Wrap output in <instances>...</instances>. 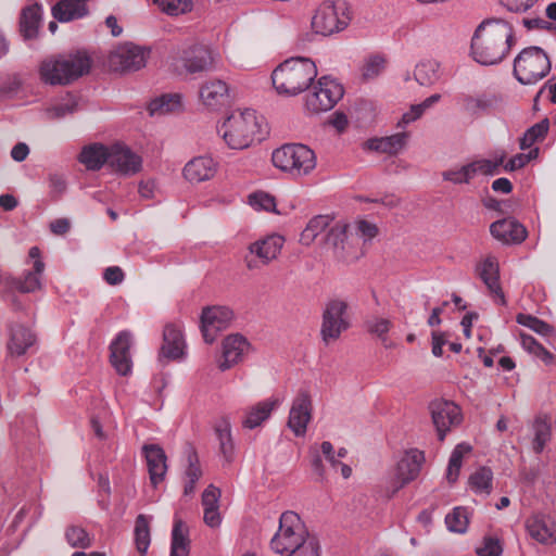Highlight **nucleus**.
Instances as JSON below:
<instances>
[{"instance_id":"obj_1","label":"nucleus","mask_w":556,"mask_h":556,"mask_svg":"<svg viewBox=\"0 0 556 556\" xmlns=\"http://www.w3.org/2000/svg\"><path fill=\"white\" fill-rule=\"evenodd\" d=\"M513 39L510 24L501 18L484 20L471 37L470 55L484 66L498 64L508 55Z\"/></svg>"},{"instance_id":"obj_2","label":"nucleus","mask_w":556,"mask_h":556,"mask_svg":"<svg viewBox=\"0 0 556 556\" xmlns=\"http://www.w3.org/2000/svg\"><path fill=\"white\" fill-rule=\"evenodd\" d=\"M317 76L316 64L308 58H291L271 74L273 86L281 96L294 97L305 91Z\"/></svg>"},{"instance_id":"obj_3","label":"nucleus","mask_w":556,"mask_h":556,"mask_svg":"<svg viewBox=\"0 0 556 556\" xmlns=\"http://www.w3.org/2000/svg\"><path fill=\"white\" fill-rule=\"evenodd\" d=\"M91 60L85 52L49 58L41 62L39 74L42 81L52 86H63L73 83L87 74Z\"/></svg>"},{"instance_id":"obj_4","label":"nucleus","mask_w":556,"mask_h":556,"mask_svg":"<svg viewBox=\"0 0 556 556\" xmlns=\"http://www.w3.org/2000/svg\"><path fill=\"white\" fill-rule=\"evenodd\" d=\"M256 112L252 109L232 111L217 125V134L233 150L249 148L258 132Z\"/></svg>"},{"instance_id":"obj_5","label":"nucleus","mask_w":556,"mask_h":556,"mask_svg":"<svg viewBox=\"0 0 556 556\" xmlns=\"http://www.w3.org/2000/svg\"><path fill=\"white\" fill-rule=\"evenodd\" d=\"M312 535L294 511H285L279 518V527L270 540V549L278 556H291Z\"/></svg>"},{"instance_id":"obj_6","label":"nucleus","mask_w":556,"mask_h":556,"mask_svg":"<svg viewBox=\"0 0 556 556\" xmlns=\"http://www.w3.org/2000/svg\"><path fill=\"white\" fill-rule=\"evenodd\" d=\"M275 167L294 177L311 174L316 167L315 152L302 143H289L276 149L271 154Z\"/></svg>"},{"instance_id":"obj_7","label":"nucleus","mask_w":556,"mask_h":556,"mask_svg":"<svg viewBox=\"0 0 556 556\" xmlns=\"http://www.w3.org/2000/svg\"><path fill=\"white\" fill-rule=\"evenodd\" d=\"M351 18V7L346 0H325L312 17V27L316 34L329 36L345 29Z\"/></svg>"},{"instance_id":"obj_8","label":"nucleus","mask_w":556,"mask_h":556,"mask_svg":"<svg viewBox=\"0 0 556 556\" xmlns=\"http://www.w3.org/2000/svg\"><path fill=\"white\" fill-rule=\"evenodd\" d=\"M551 71V62L539 47L523 49L514 61V74L522 85L536 84Z\"/></svg>"},{"instance_id":"obj_9","label":"nucleus","mask_w":556,"mask_h":556,"mask_svg":"<svg viewBox=\"0 0 556 556\" xmlns=\"http://www.w3.org/2000/svg\"><path fill=\"white\" fill-rule=\"evenodd\" d=\"M349 304L342 299H332L325 305L320 334L328 345L337 341L350 328Z\"/></svg>"},{"instance_id":"obj_10","label":"nucleus","mask_w":556,"mask_h":556,"mask_svg":"<svg viewBox=\"0 0 556 556\" xmlns=\"http://www.w3.org/2000/svg\"><path fill=\"white\" fill-rule=\"evenodd\" d=\"M343 87L334 78L323 76L306 97V109L312 113L331 110L343 97Z\"/></svg>"},{"instance_id":"obj_11","label":"nucleus","mask_w":556,"mask_h":556,"mask_svg":"<svg viewBox=\"0 0 556 556\" xmlns=\"http://www.w3.org/2000/svg\"><path fill=\"white\" fill-rule=\"evenodd\" d=\"M28 257L33 262L31 269L27 270L22 278H14L4 274L1 276V283L21 292H35L41 288V278L45 271V263L41 260L39 248L33 247L28 252Z\"/></svg>"},{"instance_id":"obj_12","label":"nucleus","mask_w":556,"mask_h":556,"mask_svg":"<svg viewBox=\"0 0 556 556\" xmlns=\"http://www.w3.org/2000/svg\"><path fill=\"white\" fill-rule=\"evenodd\" d=\"M326 242L339 260L352 261L358 257L357 239L354 238L351 226L344 222H337L330 227Z\"/></svg>"},{"instance_id":"obj_13","label":"nucleus","mask_w":556,"mask_h":556,"mask_svg":"<svg viewBox=\"0 0 556 556\" xmlns=\"http://www.w3.org/2000/svg\"><path fill=\"white\" fill-rule=\"evenodd\" d=\"M285 237L279 233L268 235L249 245V254L255 255L258 261L245 256V266L250 270L270 264L278 257L285 244Z\"/></svg>"},{"instance_id":"obj_14","label":"nucleus","mask_w":556,"mask_h":556,"mask_svg":"<svg viewBox=\"0 0 556 556\" xmlns=\"http://www.w3.org/2000/svg\"><path fill=\"white\" fill-rule=\"evenodd\" d=\"M233 319V312L227 306H210L203 308L200 328L206 343H213L219 332L227 329Z\"/></svg>"},{"instance_id":"obj_15","label":"nucleus","mask_w":556,"mask_h":556,"mask_svg":"<svg viewBox=\"0 0 556 556\" xmlns=\"http://www.w3.org/2000/svg\"><path fill=\"white\" fill-rule=\"evenodd\" d=\"M312 417V396L307 390H300L291 403L288 417V427L295 437H304Z\"/></svg>"},{"instance_id":"obj_16","label":"nucleus","mask_w":556,"mask_h":556,"mask_svg":"<svg viewBox=\"0 0 556 556\" xmlns=\"http://www.w3.org/2000/svg\"><path fill=\"white\" fill-rule=\"evenodd\" d=\"M432 422L439 439L444 440L446 433L462 421L460 408L453 402L435 400L430 404Z\"/></svg>"},{"instance_id":"obj_17","label":"nucleus","mask_w":556,"mask_h":556,"mask_svg":"<svg viewBox=\"0 0 556 556\" xmlns=\"http://www.w3.org/2000/svg\"><path fill=\"white\" fill-rule=\"evenodd\" d=\"M149 50L134 43L117 47L110 55V65L115 71H138L147 63Z\"/></svg>"},{"instance_id":"obj_18","label":"nucleus","mask_w":556,"mask_h":556,"mask_svg":"<svg viewBox=\"0 0 556 556\" xmlns=\"http://www.w3.org/2000/svg\"><path fill=\"white\" fill-rule=\"evenodd\" d=\"M251 352V344L240 333L227 336L222 342V356L217 361V367L226 371L242 362Z\"/></svg>"},{"instance_id":"obj_19","label":"nucleus","mask_w":556,"mask_h":556,"mask_svg":"<svg viewBox=\"0 0 556 556\" xmlns=\"http://www.w3.org/2000/svg\"><path fill=\"white\" fill-rule=\"evenodd\" d=\"M132 346V334L121 331L110 344V361L116 372L121 376H128L132 370L130 348Z\"/></svg>"},{"instance_id":"obj_20","label":"nucleus","mask_w":556,"mask_h":556,"mask_svg":"<svg viewBox=\"0 0 556 556\" xmlns=\"http://www.w3.org/2000/svg\"><path fill=\"white\" fill-rule=\"evenodd\" d=\"M476 273L488 288L493 301L500 305H505L506 299L500 285L497 258L493 255L482 257L476 266Z\"/></svg>"},{"instance_id":"obj_21","label":"nucleus","mask_w":556,"mask_h":556,"mask_svg":"<svg viewBox=\"0 0 556 556\" xmlns=\"http://www.w3.org/2000/svg\"><path fill=\"white\" fill-rule=\"evenodd\" d=\"M504 96L500 92H483L477 96H466L463 99L464 111L475 117L498 111L504 105Z\"/></svg>"},{"instance_id":"obj_22","label":"nucleus","mask_w":556,"mask_h":556,"mask_svg":"<svg viewBox=\"0 0 556 556\" xmlns=\"http://www.w3.org/2000/svg\"><path fill=\"white\" fill-rule=\"evenodd\" d=\"M110 166L123 175H135L142 168V159L126 146L115 143L111 146Z\"/></svg>"},{"instance_id":"obj_23","label":"nucleus","mask_w":556,"mask_h":556,"mask_svg":"<svg viewBox=\"0 0 556 556\" xmlns=\"http://www.w3.org/2000/svg\"><path fill=\"white\" fill-rule=\"evenodd\" d=\"M424 460V453L419 450H409L404 454L396 467L393 492L417 478Z\"/></svg>"},{"instance_id":"obj_24","label":"nucleus","mask_w":556,"mask_h":556,"mask_svg":"<svg viewBox=\"0 0 556 556\" xmlns=\"http://www.w3.org/2000/svg\"><path fill=\"white\" fill-rule=\"evenodd\" d=\"M218 163L208 155H200L187 162L182 168L184 178L190 184L211 180L217 173Z\"/></svg>"},{"instance_id":"obj_25","label":"nucleus","mask_w":556,"mask_h":556,"mask_svg":"<svg viewBox=\"0 0 556 556\" xmlns=\"http://www.w3.org/2000/svg\"><path fill=\"white\" fill-rule=\"evenodd\" d=\"M212 52L202 46H193L181 52L177 60V68L181 66L187 73L193 74L213 68Z\"/></svg>"},{"instance_id":"obj_26","label":"nucleus","mask_w":556,"mask_h":556,"mask_svg":"<svg viewBox=\"0 0 556 556\" xmlns=\"http://www.w3.org/2000/svg\"><path fill=\"white\" fill-rule=\"evenodd\" d=\"M281 404L280 397L270 396L247 407L241 422L242 427L250 430L261 427Z\"/></svg>"},{"instance_id":"obj_27","label":"nucleus","mask_w":556,"mask_h":556,"mask_svg":"<svg viewBox=\"0 0 556 556\" xmlns=\"http://www.w3.org/2000/svg\"><path fill=\"white\" fill-rule=\"evenodd\" d=\"M186 356V342L178 326L167 325L163 332V344L159 359L179 361Z\"/></svg>"},{"instance_id":"obj_28","label":"nucleus","mask_w":556,"mask_h":556,"mask_svg":"<svg viewBox=\"0 0 556 556\" xmlns=\"http://www.w3.org/2000/svg\"><path fill=\"white\" fill-rule=\"evenodd\" d=\"M199 98L201 103L207 109L220 108L228 102L229 86L223 79H207L200 86Z\"/></svg>"},{"instance_id":"obj_29","label":"nucleus","mask_w":556,"mask_h":556,"mask_svg":"<svg viewBox=\"0 0 556 556\" xmlns=\"http://www.w3.org/2000/svg\"><path fill=\"white\" fill-rule=\"evenodd\" d=\"M491 235L504 244L521 243L527 238L526 228L513 218L494 222L490 226Z\"/></svg>"},{"instance_id":"obj_30","label":"nucleus","mask_w":556,"mask_h":556,"mask_svg":"<svg viewBox=\"0 0 556 556\" xmlns=\"http://www.w3.org/2000/svg\"><path fill=\"white\" fill-rule=\"evenodd\" d=\"M147 460V467L152 484L157 485L163 481L166 471V455L164 450L157 444H148L142 447Z\"/></svg>"},{"instance_id":"obj_31","label":"nucleus","mask_w":556,"mask_h":556,"mask_svg":"<svg viewBox=\"0 0 556 556\" xmlns=\"http://www.w3.org/2000/svg\"><path fill=\"white\" fill-rule=\"evenodd\" d=\"M36 343V336L28 327L15 324L10 329L8 350L12 356L26 354Z\"/></svg>"},{"instance_id":"obj_32","label":"nucleus","mask_w":556,"mask_h":556,"mask_svg":"<svg viewBox=\"0 0 556 556\" xmlns=\"http://www.w3.org/2000/svg\"><path fill=\"white\" fill-rule=\"evenodd\" d=\"M506 153L502 151L496 153L492 159H475L466 163V169L471 182L479 176H494L500 174L501 166L504 164Z\"/></svg>"},{"instance_id":"obj_33","label":"nucleus","mask_w":556,"mask_h":556,"mask_svg":"<svg viewBox=\"0 0 556 556\" xmlns=\"http://www.w3.org/2000/svg\"><path fill=\"white\" fill-rule=\"evenodd\" d=\"M528 534L536 542L549 545L556 542V526L543 516H532L526 522Z\"/></svg>"},{"instance_id":"obj_34","label":"nucleus","mask_w":556,"mask_h":556,"mask_svg":"<svg viewBox=\"0 0 556 556\" xmlns=\"http://www.w3.org/2000/svg\"><path fill=\"white\" fill-rule=\"evenodd\" d=\"M111 147L93 142L83 147L78 160L88 170H99L105 163L110 164Z\"/></svg>"},{"instance_id":"obj_35","label":"nucleus","mask_w":556,"mask_h":556,"mask_svg":"<svg viewBox=\"0 0 556 556\" xmlns=\"http://www.w3.org/2000/svg\"><path fill=\"white\" fill-rule=\"evenodd\" d=\"M182 110V96L180 93H163L152 99L148 105L151 116H165Z\"/></svg>"},{"instance_id":"obj_36","label":"nucleus","mask_w":556,"mask_h":556,"mask_svg":"<svg viewBox=\"0 0 556 556\" xmlns=\"http://www.w3.org/2000/svg\"><path fill=\"white\" fill-rule=\"evenodd\" d=\"M88 0H61L52 7V15L61 23L84 17L87 13Z\"/></svg>"},{"instance_id":"obj_37","label":"nucleus","mask_w":556,"mask_h":556,"mask_svg":"<svg viewBox=\"0 0 556 556\" xmlns=\"http://www.w3.org/2000/svg\"><path fill=\"white\" fill-rule=\"evenodd\" d=\"M407 135L404 132L388 137L371 138L364 143V148L387 154H397L406 144Z\"/></svg>"},{"instance_id":"obj_38","label":"nucleus","mask_w":556,"mask_h":556,"mask_svg":"<svg viewBox=\"0 0 556 556\" xmlns=\"http://www.w3.org/2000/svg\"><path fill=\"white\" fill-rule=\"evenodd\" d=\"M189 527L180 518L175 516L172 530L169 556H189Z\"/></svg>"},{"instance_id":"obj_39","label":"nucleus","mask_w":556,"mask_h":556,"mask_svg":"<svg viewBox=\"0 0 556 556\" xmlns=\"http://www.w3.org/2000/svg\"><path fill=\"white\" fill-rule=\"evenodd\" d=\"M416 81L421 86H432L440 80L442 76L441 64L435 59L420 60L414 71Z\"/></svg>"},{"instance_id":"obj_40","label":"nucleus","mask_w":556,"mask_h":556,"mask_svg":"<svg viewBox=\"0 0 556 556\" xmlns=\"http://www.w3.org/2000/svg\"><path fill=\"white\" fill-rule=\"evenodd\" d=\"M42 8L34 4L25 8L21 17V33L25 39H33L37 36L41 24Z\"/></svg>"},{"instance_id":"obj_41","label":"nucleus","mask_w":556,"mask_h":556,"mask_svg":"<svg viewBox=\"0 0 556 556\" xmlns=\"http://www.w3.org/2000/svg\"><path fill=\"white\" fill-rule=\"evenodd\" d=\"M332 218L329 215H317L311 218L300 235L301 244L311 245L330 226Z\"/></svg>"},{"instance_id":"obj_42","label":"nucleus","mask_w":556,"mask_h":556,"mask_svg":"<svg viewBox=\"0 0 556 556\" xmlns=\"http://www.w3.org/2000/svg\"><path fill=\"white\" fill-rule=\"evenodd\" d=\"M216 435L219 442V451L227 463L233 458L235 444L231 434V425L228 419H222L216 428Z\"/></svg>"},{"instance_id":"obj_43","label":"nucleus","mask_w":556,"mask_h":556,"mask_svg":"<svg viewBox=\"0 0 556 556\" xmlns=\"http://www.w3.org/2000/svg\"><path fill=\"white\" fill-rule=\"evenodd\" d=\"M470 520V511L467 507H454L445 516V525L448 531L463 534L467 531Z\"/></svg>"},{"instance_id":"obj_44","label":"nucleus","mask_w":556,"mask_h":556,"mask_svg":"<svg viewBox=\"0 0 556 556\" xmlns=\"http://www.w3.org/2000/svg\"><path fill=\"white\" fill-rule=\"evenodd\" d=\"M549 129V121L548 118H544L541 122L531 126L523 136L519 139V148L521 150H530L534 148V143L538 141H542Z\"/></svg>"},{"instance_id":"obj_45","label":"nucleus","mask_w":556,"mask_h":556,"mask_svg":"<svg viewBox=\"0 0 556 556\" xmlns=\"http://www.w3.org/2000/svg\"><path fill=\"white\" fill-rule=\"evenodd\" d=\"M493 472L490 468L481 467L469 478V488L480 495H489L492 491Z\"/></svg>"},{"instance_id":"obj_46","label":"nucleus","mask_w":556,"mask_h":556,"mask_svg":"<svg viewBox=\"0 0 556 556\" xmlns=\"http://www.w3.org/2000/svg\"><path fill=\"white\" fill-rule=\"evenodd\" d=\"M532 430L534 435L532 448L540 454L551 440V425L545 417H538L533 422Z\"/></svg>"},{"instance_id":"obj_47","label":"nucleus","mask_w":556,"mask_h":556,"mask_svg":"<svg viewBox=\"0 0 556 556\" xmlns=\"http://www.w3.org/2000/svg\"><path fill=\"white\" fill-rule=\"evenodd\" d=\"M149 522L150 518L139 515L135 525V544L141 556L146 555L151 543Z\"/></svg>"},{"instance_id":"obj_48","label":"nucleus","mask_w":556,"mask_h":556,"mask_svg":"<svg viewBox=\"0 0 556 556\" xmlns=\"http://www.w3.org/2000/svg\"><path fill=\"white\" fill-rule=\"evenodd\" d=\"M78 102L74 97H68L61 103H56L43 111L45 118L48 121L61 119L77 111Z\"/></svg>"},{"instance_id":"obj_49","label":"nucleus","mask_w":556,"mask_h":556,"mask_svg":"<svg viewBox=\"0 0 556 556\" xmlns=\"http://www.w3.org/2000/svg\"><path fill=\"white\" fill-rule=\"evenodd\" d=\"M470 450L471 447L465 443L456 445L453 450L446 470V478L450 482H455L457 480L463 463V457L464 455L468 454Z\"/></svg>"},{"instance_id":"obj_50","label":"nucleus","mask_w":556,"mask_h":556,"mask_svg":"<svg viewBox=\"0 0 556 556\" xmlns=\"http://www.w3.org/2000/svg\"><path fill=\"white\" fill-rule=\"evenodd\" d=\"M248 203L255 211L279 213L276 210V199L274 198V195L265 191H256L251 193L248 198Z\"/></svg>"},{"instance_id":"obj_51","label":"nucleus","mask_w":556,"mask_h":556,"mask_svg":"<svg viewBox=\"0 0 556 556\" xmlns=\"http://www.w3.org/2000/svg\"><path fill=\"white\" fill-rule=\"evenodd\" d=\"M159 8L170 16H177L191 11L192 2L190 0H154Z\"/></svg>"},{"instance_id":"obj_52","label":"nucleus","mask_w":556,"mask_h":556,"mask_svg":"<svg viewBox=\"0 0 556 556\" xmlns=\"http://www.w3.org/2000/svg\"><path fill=\"white\" fill-rule=\"evenodd\" d=\"M352 228L354 238L357 239V243L359 244V240L362 239L364 242L370 241L378 235V228L375 224L369 223L367 220H357ZM361 254V250L358 249V255Z\"/></svg>"},{"instance_id":"obj_53","label":"nucleus","mask_w":556,"mask_h":556,"mask_svg":"<svg viewBox=\"0 0 556 556\" xmlns=\"http://www.w3.org/2000/svg\"><path fill=\"white\" fill-rule=\"evenodd\" d=\"M539 148H532L527 153H518L504 164V170L515 172L525 167L530 161L535 160L539 155Z\"/></svg>"},{"instance_id":"obj_54","label":"nucleus","mask_w":556,"mask_h":556,"mask_svg":"<svg viewBox=\"0 0 556 556\" xmlns=\"http://www.w3.org/2000/svg\"><path fill=\"white\" fill-rule=\"evenodd\" d=\"M66 540L73 547L87 548L91 545V539L85 529L71 527L66 531Z\"/></svg>"},{"instance_id":"obj_55","label":"nucleus","mask_w":556,"mask_h":556,"mask_svg":"<svg viewBox=\"0 0 556 556\" xmlns=\"http://www.w3.org/2000/svg\"><path fill=\"white\" fill-rule=\"evenodd\" d=\"M516 319L519 325L525 326L540 334H547L551 330L548 324L528 314H518Z\"/></svg>"},{"instance_id":"obj_56","label":"nucleus","mask_w":556,"mask_h":556,"mask_svg":"<svg viewBox=\"0 0 556 556\" xmlns=\"http://www.w3.org/2000/svg\"><path fill=\"white\" fill-rule=\"evenodd\" d=\"M503 546L498 539L493 536L484 538L481 545L477 547L478 556H502Z\"/></svg>"},{"instance_id":"obj_57","label":"nucleus","mask_w":556,"mask_h":556,"mask_svg":"<svg viewBox=\"0 0 556 556\" xmlns=\"http://www.w3.org/2000/svg\"><path fill=\"white\" fill-rule=\"evenodd\" d=\"M442 178L454 185L470 184L465 164L444 170Z\"/></svg>"},{"instance_id":"obj_58","label":"nucleus","mask_w":556,"mask_h":556,"mask_svg":"<svg viewBox=\"0 0 556 556\" xmlns=\"http://www.w3.org/2000/svg\"><path fill=\"white\" fill-rule=\"evenodd\" d=\"M384 68V59L380 55L370 56L364 67H363V76L366 79H371L377 77Z\"/></svg>"},{"instance_id":"obj_59","label":"nucleus","mask_w":556,"mask_h":556,"mask_svg":"<svg viewBox=\"0 0 556 556\" xmlns=\"http://www.w3.org/2000/svg\"><path fill=\"white\" fill-rule=\"evenodd\" d=\"M391 328V321L383 317H374L367 321V330L379 339L387 337Z\"/></svg>"},{"instance_id":"obj_60","label":"nucleus","mask_w":556,"mask_h":556,"mask_svg":"<svg viewBox=\"0 0 556 556\" xmlns=\"http://www.w3.org/2000/svg\"><path fill=\"white\" fill-rule=\"evenodd\" d=\"M291 556H320L318 540L312 535L309 539H306L305 543L301 544V547L296 548Z\"/></svg>"},{"instance_id":"obj_61","label":"nucleus","mask_w":556,"mask_h":556,"mask_svg":"<svg viewBox=\"0 0 556 556\" xmlns=\"http://www.w3.org/2000/svg\"><path fill=\"white\" fill-rule=\"evenodd\" d=\"M220 498V491L214 485H208L202 494L203 508H218V502Z\"/></svg>"},{"instance_id":"obj_62","label":"nucleus","mask_w":556,"mask_h":556,"mask_svg":"<svg viewBox=\"0 0 556 556\" xmlns=\"http://www.w3.org/2000/svg\"><path fill=\"white\" fill-rule=\"evenodd\" d=\"M201 476L202 470L200 468L198 457L194 453L190 452L188 454V467L185 471L186 480L198 482Z\"/></svg>"},{"instance_id":"obj_63","label":"nucleus","mask_w":556,"mask_h":556,"mask_svg":"<svg viewBox=\"0 0 556 556\" xmlns=\"http://www.w3.org/2000/svg\"><path fill=\"white\" fill-rule=\"evenodd\" d=\"M103 279L110 286H118L125 279L123 269L118 266H110L103 271Z\"/></svg>"},{"instance_id":"obj_64","label":"nucleus","mask_w":556,"mask_h":556,"mask_svg":"<svg viewBox=\"0 0 556 556\" xmlns=\"http://www.w3.org/2000/svg\"><path fill=\"white\" fill-rule=\"evenodd\" d=\"M138 192L142 199H154L156 197V193L159 192L156 181L154 179L141 180L139 182Z\"/></svg>"}]
</instances>
